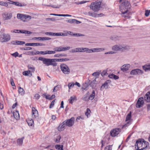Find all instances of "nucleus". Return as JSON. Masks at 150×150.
<instances>
[{
    "label": "nucleus",
    "mask_w": 150,
    "mask_h": 150,
    "mask_svg": "<svg viewBox=\"0 0 150 150\" xmlns=\"http://www.w3.org/2000/svg\"><path fill=\"white\" fill-rule=\"evenodd\" d=\"M149 145L148 142L145 141L143 139H139L137 141L135 146L136 148L137 147L138 150H143Z\"/></svg>",
    "instance_id": "nucleus-1"
},
{
    "label": "nucleus",
    "mask_w": 150,
    "mask_h": 150,
    "mask_svg": "<svg viewBox=\"0 0 150 150\" xmlns=\"http://www.w3.org/2000/svg\"><path fill=\"white\" fill-rule=\"evenodd\" d=\"M38 59L42 61L43 64L47 66L52 65L54 67H55L57 64V63L55 62V59H48L39 57Z\"/></svg>",
    "instance_id": "nucleus-2"
},
{
    "label": "nucleus",
    "mask_w": 150,
    "mask_h": 150,
    "mask_svg": "<svg viewBox=\"0 0 150 150\" xmlns=\"http://www.w3.org/2000/svg\"><path fill=\"white\" fill-rule=\"evenodd\" d=\"M130 7V4L128 1H125V2L122 3V6L120 8V11H121L122 14H126L125 15L123 16V17H128L129 15L127 14V13H129V11L128 10H126V11H124L122 8H125L126 9H128V8H129Z\"/></svg>",
    "instance_id": "nucleus-3"
},
{
    "label": "nucleus",
    "mask_w": 150,
    "mask_h": 150,
    "mask_svg": "<svg viewBox=\"0 0 150 150\" xmlns=\"http://www.w3.org/2000/svg\"><path fill=\"white\" fill-rule=\"evenodd\" d=\"M129 48V46L127 45H116L112 47V49L116 51H123L125 50H128Z\"/></svg>",
    "instance_id": "nucleus-4"
},
{
    "label": "nucleus",
    "mask_w": 150,
    "mask_h": 150,
    "mask_svg": "<svg viewBox=\"0 0 150 150\" xmlns=\"http://www.w3.org/2000/svg\"><path fill=\"white\" fill-rule=\"evenodd\" d=\"M101 3L100 1L92 3L90 5V7L94 12H97L100 10Z\"/></svg>",
    "instance_id": "nucleus-5"
},
{
    "label": "nucleus",
    "mask_w": 150,
    "mask_h": 150,
    "mask_svg": "<svg viewBox=\"0 0 150 150\" xmlns=\"http://www.w3.org/2000/svg\"><path fill=\"white\" fill-rule=\"evenodd\" d=\"M61 71L65 74H68L70 72V69L69 67L64 64H61L60 65Z\"/></svg>",
    "instance_id": "nucleus-6"
},
{
    "label": "nucleus",
    "mask_w": 150,
    "mask_h": 150,
    "mask_svg": "<svg viewBox=\"0 0 150 150\" xmlns=\"http://www.w3.org/2000/svg\"><path fill=\"white\" fill-rule=\"evenodd\" d=\"M17 18L18 19H20L24 22L27 21V19L30 20L31 18V16L26 15H24L22 14H18Z\"/></svg>",
    "instance_id": "nucleus-7"
},
{
    "label": "nucleus",
    "mask_w": 150,
    "mask_h": 150,
    "mask_svg": "<svg viewBox=\"0 0 150 150\" xmlns=\"http://www.w3.org/2000/svg\"><path fill=\"white\" fill-rule=\"evenodd\" d=\"M75 118L74 117H72L70 119L66 120L64 121L67 126L69 127H71L73 126L74 123Z\"/></svg>",
    "instance_id": "nucleus-8"
},
{
    "label": "nucleus",
    "mask_w": 150,
    "mask_h": 150,
    "mask_svg": "<svg viewBox=\"0 0 150 150\" xmlns=\"http://www.w3.org/2000/svg\"><path fill=\"white\" fill-rule=\"evenodd\" d=\"M121 131V129L119 128L113 129L110 132V135L112 137H115L120 133Z\"/></svg>",
    "instance_id": "nucleus-9"
},
{
    "label": "nucleus",
    "mask_w": 150,
    "mask_h": 150,
    "mask_svg": "<svg viewBox=\"0 0 150 150\" xmlns=\"http://www.w3.org/2000/svg\"><path fill=\"white\" fill-rule=\"evenodd\" d=\"M11 39V37L8 34H3L1 38V40L2 42H7L9 41Z\"/></svg>",
    "instance_id": "nucleus-10"
},
{
    "label": "nucleus",
    "mask_w": 150,
    "mask_h": 150,
    "mask_svg": "<svg viewBox=\"0 0 150 150\" xmlns=\"http://www.w3.org/2000/svg\"><path fill=\"white\" fill-rule=\"evenodd\" d=\"M70 48V47H63L62 46H59L54 48L53 50L56 52H59L68 50H69Z\"/></svg>",
    "instance_id": "nucleus-11"
},
{
    "label": "nucleus",
    "mask_w": 150,
    "mask_h": 150,
    "mask_svg": "<svg viewBox=\"0 0 150 150\" xmlns=\"http://www.w3.org/2000/svg\"><path fill=\"white\" fill-rule=\"evenodd\" d=\"M143 73V71L138 69H133L130 72V74L132 75L142 74Z\"/></svg>",
    "instance_id": "nucleus-12"
},
{
    "label": "nucleus",
    "mask_w": 150,
    "mask_h": 150,
    "mask_svg": "<svg viewBox=\"0 0 150 150\" xmlns=\"http://www.w3.org/2000/svg\"><path fill=\"white\" fill-rule=\"evenodd\" d=\"M12 16V14L10 13L5 12L2 14L3 18L5 20L10 19Z\"/></svg>",
    "instance_id": "nucleus-13"
},
{
    "label": "nucleus",
    "mask_w": 150,
    "mask_h": 150,
    "mask_svg": "<svg viewBox=\"0 0 150 150\" xmlns=\"http://www.w3.org/2000/svg\"><path fill=\"white\" fill-rule=\"evenodd\" d=\"M32 117L33 118L38 120V112L35 108L33 107L32 108Z\"/></svg>",
    "instance_id": "nucleus-14"
},
{
    "label": "nucleus",
    "mask_w": 150,
    "mask_h": 150,
    "mask_svg": "<svg viewBox=\"0 0 150 150\" xmlns=\"http://www.w3.org/2000/svg\"><path fill=\"white\" fill-rule=\"evenodd\" d=\"M111 81L110 80H107L101 86L100 89L103 90L104 89H107L109 88V84H110Z\"/></svg>",
    "instance_id": "nucleus-15"
},
{
    "label": "nucleus",
    "mask_w": 150,
    "mask_h": 150,
    "mask_svg": "<svg viewBox=\"0 0 150 150\" xmlns=\"http://www.w3.org/2000/svg\"><path fill=\"white\" fill-rule=\"evenodd\" d=\"M143 98L142 97L139 98L136 104V107L137 108H140L142 106L144 103Z\"/></svg>",
    "instance_id": "nucleus-16"
},
{
    "label": "nucleus",
    "mask_w": 150,
    "mask_h": 150,
    "mask_svg": "<svg viewBox=\"0 0 150 150\" xmlns=\"http://www.w3.org/2000/svg\"><path fill=\"white\" fill-rule=\"evenodd\" d=\"M131 65L129 64H127L123 65L121 67V70L123 72L128 71Z\"/></svg>",
    "instance_id": "nucleus-17"
},
{
    "label": "nucleus",
    "mask_w": 150,
    "mask_h": 150,
    "mask_svg": "<svg viewBox=\"0 0 150 150\" xmlns=\"http://www.w3.org/2000/svg\"><path fill=\"white\" fill-rule=\"evenodd\" d=\"M67 125L64 121L62 123L60 124L57 128V129L59 131H63L65 128V127Z\"/></svg>",
    "instance_id": "nucleus-18"
},
{
    "label": "nucleus",
    "mask_w": 150,
    "mask_h": 150,
    "mask_svg": "<svg viewBox=\"0 0 150 150\" xmlns=\"http://www.w3.org/2000/svg\"><path fill=\"white\" fill-rule=\"evenodd\" d=\"M51 38L49 37H34L32 38L33 40H50Z\"/></svg>",
    "instance_id": "nucleus-19"
},
{
    "label": "nucleus",
    "mask_w": 150,
    "mask_h": 150,
    "mask_svg": "<svg viewBox=\"0 0 150 150\" xmlns=\"http://www.w3.org/2000/svg\"><path fill=\"white\" fill-rule=\"evenodd\" d=\"M104 50V49L103 48H96L90 49L89 50V53L93 52H98L102 51Z\"/></svg>",
    "instance_id": "nucleus-20"
},
{
    "label": "nucleus",
    "mask_w": 150,
    "mask_h": 150,
    "mask_svg": "<svg viewBox=\"0 0 150 150\" xmlns=\"http://www.w3.org/2000/svg\"><path fill=\"white\" fill-rule=\"evenodd\" d=\"M26 46H43L45 45L44 44L40 43H28L25 44Z\"/></svg>",
    "instance_id": "nucleus-21"
},
{
    "label": "nucleus",
    "mask_w": 150,
    "mask_h": 150,
    "mask_svg": "<svg viewBox=\"0 0 150 150\" xmlns=\"http://www.w3.org/2000/svg\"><path fill=\"white\" fill-rule=\"evenodd\" d=\"M66 21L71 24H79L81 23V22L77 21L75 19H72L67 20Z\"/></svg>",
    "instance_id": "nucleus-22"
},
{
    "label": "nucleus",
    "mask_w": 150,
    "mask_h": 150,
    "mask_svg": "<svg viewBox=\"0 0 150 150\" xmlns=\"http://www.w3.org/2000/svg\"><path fill=\"white\" fill-rule=\"evenodd\" d=\"M142 69L145 71H150V64H145L142 66Z\"/></svg>",
    "instance_id": "nucleus-23"
},
{
    "label": "nucleus",
    "mask_w": 150,
    "mask_h": 150,
    "mask_svg": "<svg viewBox=\"0 0 150 150\" xmlns=\"http://www.w3.org/2000/svg\"><path fill=\"white\" fill-rule=\"evenodd\" d=\"M27 122L30 126L33 127L34 126L33 120L32 119H28L27 120Z\"/></svg>",
    "instance_id": "nucleus-24"
},
{
    "label": "nucleus",
    "mask_w": 150,
    "mask_h": 150,
    "mask_svg": "<svg viewBox=\"0 0 150 150\" xmlns=\"http://www.w3.org/2000/svg\"><path fill=\"white\" fill-rule=\"evenodd\" d=\"M146 100L147 102L150 101V92H148L145 95L143 99Z\"/></svg>",
    "instance_id": "nucleus-25"
},
{
    "label": "nucleus",
    "mask_w": 150,
    "mask_h": 150,
    "mask_svg": "<svg viewBox=\"0 0 150 150\" xmlns=\"http://www.w3.org/2000/svg\"><path fill=\"white\" fill-rule=\"evenodd\" d=\"M122 38L120 36L113 35L111 38V39L114 41H117L120 40Z\"/></svg>",
    "instance_id": "nucleus-26"
},
{
    "label": "nucleus",
    "mask_w": 150,
    "mask_h": 150,
    "mask_svg": "<svg viewBox=\"0 0 150 150\" xmlns=\"http://www.w3.org/2000/svg\"><path fill=\"white\" fill-rule=\"evenodd\" d=\"M55 62H67L70 60L69 58H61V59H55Z\"/></svg>",
    "instance_id": "nucleus-27"
},
{
    "label": "nucleus",
    "mask_w": 150,
    "mask_h": 150,
    "mask_svg": "<svg viewBox=\"0 0 150 150\" xmlns=\"http://www.w3.org/2000/svg\"><path fill=\"white\" fill-rule=\"evenodd\" d=\"M13 115L14 117L16 120H18L19 119V114L18 111H16L15 112H13Z\"/></svg>",
    "instance_id": "nucleus-28"
},
{
    "label": "nucleus",
    "mask_w": 150,
    "mask_h": 150,
    "mask_svg": "<svg viewBox=\"0 0 150 150\" xmlns=\"http://www.w3.org/2000/svg\"><path fill=\"white\" fill-rule=\"evenodd\" d=\"M80 50V52H86L87 53H89V50L90 49L87 48H83V47H80L79 48Z\"/></svg>",
    "instance_id": "nucleus-29"
},
{
    "label": "nucleus",
    "mask_w": 150,
    "mask_h": 150,
    "mask_svg": "<svg viewBox=\"0 0 150 150\" xmlns=\"http://www.w3.org/2000/svg\"><path fill=\"white\" fill-rule=\"evenodd\" d=\"M95 93L94 90H93L92 91V93L90 96L88 97V98L89 100H93L95 97Z\"/></svg>",
    "instance_id": "nucleus-30"
},
{
    "label": "nucleus",
    "mask_w": 150,
    "mask_h": 150,
    "mask_svg": "<svg viewBox=\"0 0 150 150\" xmlns=\"http://www.w3.org/2000/svg\"><path fill=\"white\" fill-rule=\"evenodd\" d=\"M76 99V97L75 96H71L69 100V101L70 103L72 104Z\"/></svg>",
    "instance_id": "nucleus-31"
},
{
    "label": "nucleus",
    "mask_w": 150,
    "mask_h": 150,
    "mask_svg": "<svg viewBox=\"0 0 150 150\" xmlns=\"http://www.w3.org/2000/svg\"><path fill=\"white\" fill-rule=\"evenodd\" d=\"M19 33L24 34H31L32 33V32L30 31L26 30H19Z\"/></svg>",
    "instance_id": "nucleus-32"
},
{
    "label": "nucleus",
    "mask_w": 150,
    "mask_h": 150,
    "mask_svg": "<svg viewBox=\"0 0 150 150\" xmlns=\"http://www.w3.org/2000/svg\"><path fill=\"white\" fill-rule=\"evenodd\" d=\"M55 148L58 150H63V145H56L55 146Z\"/></svg>",
    "instance_id": "nucleus-33"
},
{
    "label": "nucleus",
    "mask_w": 150,
    "mask_h": 150,
    "mask_svg": "<svg viewBox=\"0 0 150 150\" xmlns=\"http://www.w3.org/2000/svg\"><path fill=\"white\" fill-rule=\"evenodd\" d=\"M18 91L19 94L21 95H23L24 94V91L23 90V88H22L20 87H19L18 89Z\"/></svg>",
    "instance_id": "nucleus-34"
},
{
    "label": "nucleus",
    "mask_w": 150,
    "mask_h": 150,
    "mask_svg": "<svg viewBox=\"0 0 150 150\" xmlns=\"http://www.w3.org/2000/svg\"><path fill=\"white\" fill-rule=\"evenodd\" d=\"M67 56L65 54H57L54 55V57H66Z\"/></svg>",
    "instance_id": "nucleus-35"
},
{
    "label": "nucleus",
    "mask_w": 150,
    "mask_h": 150,
    "mask_svg": "<svg viewBox=\"0 0 150 150\" xmlns=\"http://www.w3.org/2000/svg\"><path fill=\"white\" fill-rule=\"evenodd\" d=\"M88 83H85L83 85V87L82 88V89L87 90L88 89Z\"/></svg>",
    "instance_id": "nucleus-36"
},
{
    "label": "nucleus",
    "mask_w": 150,
    "mask_h": 150,
    "mask_svg": "<svg viewBox=\"0 0 150 150\" xmlns=\"http://www.w3.org/2000/svg\"><path fill=\"white\" fill-rule=\"evenodd\" d=\"M24 138V137H23L21 139H19L17 140V143L18 145H21L22 144Z\"/></svg>",
    "instance_id": "nucleus-37"
},
{
    "label": "nucleus",
    "mask_w": 150,
    "mask_h": 150,
    "mask_svg": "<svg viewBox=\"0 0 150 150\" xmlns=\"http://www.w3.org/2000/svg\"><path fill=\"white\" fill-rule=\"evenodd\" d=\"M79 48H77L72 49L70 51L71 52L74 53L77 52H80Z\"/></svg>",
    "instance_id": "nucleus-38"
},
{
    "label": "nucleus",
    "mask_w": 150,
    "mask_h": 150,
    "mask_svg": "<svg viewBox=\"0 0 150 150\" xmlns=\"http://www.w3.org/2000/svg\"><path fill=\"white\" fill-rule=\"evenodd\" d=\"M131 117V112H130L127 116L126 117V121H129Z\"/></svg>",
    "instance_id": "nucleus-39"
},
{
    "label": "nucleus",
    "mask_w": 150,
    "mask_h": 150,
    "mask_svg": "<svg viewBox=\"0 0 150 150\" xmlns=\"http://www.w3.org/2000/svg\"><path fill=\"white\" fill-rule=\"evenodd\" d=\"M110 78L112 79L117 80L119 79L118 76H108Z\"/></svg>",
    "instance_id": "nucleus-40"
},
{
    "label": "nucleus",
    "mask_w": 150,
    "mask_h": 150,
    "mask_svg": "<svg viewBox=\"0 0 150 150\" xmlns=\"http://www.w3.org/2000/svg\"><path fill=\"white\" fill-rule=\"evenodd\" d=\"M53 36H64V34L62 33H53Z\"/></svg>",
    "instance_id": "nucleus-41"
},
{
    "label": "nucleus",
    "mask_w": 150,
    "mask_h": 150,
    "mask_svg": "<svg viewBox=\"0 0 150 150\" xmlns=\"http://www.w3.org/2000/svg\"><path fill=\"white\" fill-rule=\"evenodd\" d=\"M28 68L29 71H31V72H33L35 70V68L33 67L30 65L28 66Z\"/></svg>",
    "instance_id": "nucleus-42"
},
{
    "label": "nucleus",
    "mask_w": 150,
    "mask_h": 150,
    "mask_svg": "<svg viewBox=\"0 0 150 150\" xmlns=\"http://www.w3.org/2000/svg\"><path fill=\"white\" fill-rule=\"evenodd\" d=\"M91 112L89 108H87L86 111L85 112V115L87 117L90 116V113Z\"/></svg>",
    "instance_id": "nucleus-43"
},
{
    "label": "nucleus",
    "mask_w": 150,
    "mask_h": 150,
    "mask_svg": "<svg viewBox=\"0 0 150 150\" xmlns=\"http://www.w3.org/2000/svg\"><path fill=\"white\" fill-rule=\"evenodd\" d=\"M97 76V77H95V78L93 81H91V84H90V85H91V86H92V85L93 84L94 85H93V86H96V83H95V82L96 81V79H97V78H98V76Z\"/></svg>",
    "instance_id": "nucleus-44"
},
{
    "label": "nucleus",
    "mask_w": 150,
    "mask_h": 150,
    "mask_svg": "<svg viewBox=\"0 0 150 150\" xmlns=\"http://www.w3.org/2000/svg\"><path fill=\"white\" fill-rule=\"evenodd\" d=\"M31 71L29 70L27 71H25L23 72V75H28V74L32 75V74L30 72Z\"/></svg>",
    "instance_id": "nucleus-45"
},
{
    "label": "nucleus",
    "mask_w": 150,
    "mask_h": 150,
    "mask_svg": "<svg viewBox=\"0 0 150 150\" xmlns=\"http://www.w3.org/2000/svg\"><path fill=\"white\" fill-rule=\"evenodd\" d=\"M12 4H14L16 6H23L21 4V3H20L18 2H13L12 1Z\"/></svg>",
    "instance_id": "nucleus-46"
},
{
    "label": "nucleus",
    "mask_w": 150,
    "mask_h": 150,
    "mask_svg": "<svg viewBox=\"0 0 150 150\" xmlns=\"http://www.w3.org/2000/svg\"><path fill=\"white\" fill-rule=\"evenodd\" d=\"M0 5L4 6H8L7 3L4 1H0Z\"/></svg>",
    "instance_id": "nucleus-47"
},
{
    "label": "nucleus",
    "mask_w": 150,
    "mask_h": 150,
    "mask_svg": "<svg viewBox=\"0 0 150 150\" xmlns=\"http://www.w3.org/2000/svg\"><path fill=\"white\" fill-rule=\"evenodd\" d=\"M101 73V71L98 70L93 73L92 75H99Z\"/></svg>",
    "instance_id": "nucleus-48"
},
{
    "label": "nucleus",
    "mask_w": 150,
    "mask_h": 150,
    "mask_svg": "<svg viewBox=\"0 0 150 150\" xmlns=\"http://www.w3.org/2000/svg\"><path fill=\"white\" fill-rule=\"evenodd\" d=\"M61 138V136L60 135L58 136L55 140V142L57 143H59Z\"/></svg>",
    "instance_id": "nucleus-49"
},
{
    "label": "nucleus",
    "mask_w": 150,
    "mask_h": 150,
    "mask_svg": "<svg viewBox=\"0 0 150 150\" xmlns=\"http://www.w3.org/2000/svg\"><path fill=\"white\" fill-rule=\"evenodd\" d=\"M88 14L90 16H91L94 17H96L97 16H96V13H93L92 12H88Z\"/></svg>",
    "instance_id": "nucleus-50"
},
{
    "label": "nucleus",
    "mask_w": 150,
    "mask_h": 150,
    "mask_svg": "<svg viewBox=\"0 0 150 150\" xmlns=\"http://www.w3.org/2000/svg\"><path fill=\"white\" fill-rule=\"evenodd\" d=\"M32 48L30 47H22L21 49L22 50H31Z\"/></svg>",
    "instance_id": "nucleus-51"
},
{
    "label": "nucleus",
    "mask_w": 150,
    "mask_h": 150,
    "mask_svg": "<svg viewBox=\"0 0 150 150\" xmlns=\"http://www.w3.org/2000/svg\"><path fill=\"white\" fill-rule=\"evenodd\" d=\"M104 150H112L111 146L109 145L106 146Z\"/></svg>",
    "instance_id": "nucleus-52"
},
{
    "label": "nucleus",
    "mask_w": 150,
    "mask_h": 150,
    "mask_svg": "<svg viewBox=\"0 0 150 150\" xmlns=\"http://www.w3.org/2000/svg\"><path fill=\"white\" fill-rule=\"evenodd\" d=\"M73 36H76V37H80V36H84V35L81 34V33H75L73 34Z\"/></svg>",
    "instance_id": "nucleus-53"
},
{
    "label": "nucleus",
    "mask_w": 150,
    "mask_h": 150,
    "mask_svg": "<svg viewBox=\"0 0 150 150\" xmlns=\"http://www.w3.org/2000/svg\"><path fill=\"white\" fill-rule=\"evenodd\" d=\"M16 45H23L25 44V42L23 41H16Z\"/></svg>",
    "instance_id": "nucleus-54"
},
{
    "label": "nucleus",
    "mask_w": 150,
    "mask_h": 150,
    "mask_svg": "<svg viewBox=\"0 0 150 150\" xmlns=\"http://www.w3.org/2000/svg\"><path fill=\"white\" fill-rule=\"evenodd\" d=\"M107 69H105L103 70L102 72L101 71V73H100V74L101 75H105L106 74H108L107 73Z\"/></svg>",
    "instance_id": "nucleus-55"
},
{
    "label": "nucleus",
    "mask_w": 150,
    "mask_h": 150,
    "mask_svg": "<svg viewBox=\"0 0 150 150\" xmlns=\"http://www.w3.org/2000/svg\"><path fill=\"white\" fill-rule=\"evenodd\" d=\"M45 20L47 21H55L56 19L54 18H47L45 19Z\"/></svg>",
    "instance_id": "nucleus-56"
},
{
    "label": "nucleus",
    "mask_w": 150,
    "mask_h": 150,
    "mask_svg": "<svg viewBox=\"0 0 150 150\" xmlns=\"http://www.w3.org/2000/svg\"><path fill=\"white\" fill-rule=\"evenodd\" d=\"M47 54H54L55 53V51H50V50H47Z\"/></svg>",
    "instance_id": "nucleus-57"
},
{
    "label": "nucleus",
    "mask_w": 150,
    "mask_h": 150,
    "mask_svg": "<svg viewBox=\"0 0 150 150\" xmlns=\"http://www.w3.org/2000/svg\"><path fill=\"white\" fill-rule=\"evenodd\" d=\"M10 82L11 83V84L12 86H15V83L14 82L12 78L11 77L10 79Z\"/></svg>",
    "instance_id": "nucleus-58"
},
{
    "label": "nucleus",
    "mask_w": 150,
    "mask_h": 150,
    "mask_svg": "<svg viewBox=\"0 0 150 150\" xmlns=\"http://www.w3.org/2000/svg\"><path fill=\"white\" fill-rule=\"evenodd\" d=\"M75 85V84L73 83H70L68 84V87L69 89H70L71 87H73Z\"/></svg>",
    "instance_id": "nucleus-59"
},
{
    "label": "nucleus",
    "mask_w": 150,
    "mask_h": 150,
    "mask_svg": "<svg viewBox=\"0 0 150 150\" xmlns=\"http://www.w3.org/2000/svg\"><path fill=\"white\" fill-rule=\"evenodd\" d=\"M55 100H53L51 103V104L50 106V108H51L53 107L54 105V103L55 102Z\"/></svg>",
    "instance_id": "nucleus-60"
},
{
    "label": "nucleus",
    "mask_w": 150,
    "mask_h": 150,
    "mask_svg": "<svg viewBox=\"0 0 150 150\" xmlns=\"http://www.w3.org/2000/svg\"><path fill=\"white\" fill-rule=\"evenodd\" d=\"M149 15V10H146L145 11V15L147 17Z\"/></svg>",
    "instance_id": "nucleus-61"
},
{
    "label": "nucleus",
    "mask_w": 150,
    "mask_h": 150,
    "mask_svg": "<svg viewBox=\"0 0 150 150\" xmlns=\"http://www.w3.org/2000/svg\"><path fill=\"white\" fill-rule=\"evenodd\" d=\"M11 55L15 57L18 56V53L17 52H16L14 53L11 54Z\"/></svg>",
    "instance_id": "nucleus-62"
},
{
    "label": "nucleus",
    "mask_w": 150,
    "mask_h": 150,
    "mask_svg": "<svg viewBox=\"0 0 150 150\" xmlns=\"http://www.w3.org/2000/svg\"><path fill=\"white\" fill-rule=\"evenodd\" d=\"M82 100L84 101H87L88 100V97L87 96H84L82 98Z\"/></svg>",
    "instance_id": "nucleus-63"
},
{
    "label": "nucleus",
    "mask_w": 150,
    "mask_h": 150,
    "mask_svg": "<svg viewBox=\"0 0 150 150\" xmlns=\"http://www.w3.org/2000/svg\"><path fill=\"white\" fill-rule=\"evenodd\" d=\"M45 35H49L53 36V33L50 32H45Z\"/></svg>",
    "instance_id": "nucleus-64"
}]
</instances>
